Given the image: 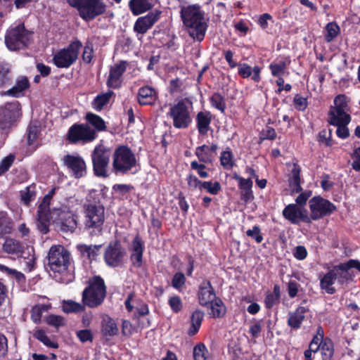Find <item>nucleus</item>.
Wrapping results in <instances>:
<instances>
[{
	"label": "nucleus",
	"instance_id": "20",
	"mask_svg": "<svg viewBox=\"0 0 360 360\" xmlns=\"http://www.w3.org/2000/svg\"><path fill=\"white\" fill-rule=\"evenodd\" d=\"M198 297L199 304L203 307L208 306L217 297L214 290L208 280H203L200 283Z\"/></svg>",
	"mask_w": 360,
	"mask_h": 360
},
{
	"label": "nucleus",
	"instance_id": "54",
	"mask_svg": "<svg viewBox=\"0 0 360 360\" xmlns=\"http://www.w3.org/2000/svg\"><path fill=\"white\" fill-rule=\"evenodd\" d=\"M204 164H200L197 161L194 160L191 162V167L192 169L196 170L198 174L200 177L202 179L207 178L209 176V174L207 172L205 171L206 166Z\"/></svg>",
	"mask_w": 360,
	"mask_h": 360
},
{
	"label": "nucleus",
	"instance_id": "26",
	"mask_svg": "<svg viewBox=\"0 0 360 360\" xmlns=\"http://www.w3.org/2000/svg\"><path fill=\"white\" fill-rule=\"evenodd\" d=\"M155 0H130L129 7L135 15L149 11L154 6Z\"/></svg>",
	"mask_w": 360,
	"mask_h": 360
},
{
	"label": "nucleus",
	"instance_id": "62",
	"mask_svg": "<svg viewBox=\"0 0 360 360\" xmlns=\"http://www.w3.org/2000/svg\"><path fill=\"white\" fill-rule=\"evenodd\" d=\"M293 256L298 260H303L307 256V251L304 246L298 245L293 250Z\"/></svg>",
	"mask_w": 360,
	"mask_h": 360
},
{
	"label": "nucleus",
	"instance_id": "42",
	"mask_svg": "<svg viewBox=\"0 0 360 360\" xmlns=\"http://www.w3.org/2000/svg\"><path fill=\"white\" fill-rule=\"evenodd\" d=\"M82 47V44L79 40L73 41L69 44V66L77 60Z\"/></svg>",
	"mask_w": 360,
	"mask_h": 360
},
{
	"label": "nucleus",
	"instance_id": "1",
	"mask_svg": "<svg viewBox=\"0 0 360 360\" xmlns=\"http://www.w3.org/2000/svg\"><path fill=\"white\" fill-rule=\"evenodd\" d=\"M180 17L189 36L195 41H202L205 36L208 24L205 11L198 4L181 7Z\"/></svg>",
	"mask_w": 360,
	"mask_h": 360
},
{
	"label": "nucleus",
	"instance_id": "8",
	"mask_svg": "<svg viewBox=\"0 0 360 360\" xmlns=\"http://www.w3.org/2000/svg\"><path fill=\"white\" fill-rule=\"evenodd\" d=\"M111 150L109 148L100 143L91 153V158L94 173L96 176L107 178L109 176L108 168L110 162Z\"/></svg>",
	"mask_w": 360,
	"mask_h": 360
},
{
	"label": "nucleus",
	"instance_id": "61",
	"mask_svg": "<svg viewBox=\"0 0 360 360\" xmlns=\"http://www.w3.org/2000/svg\"><path fill=\"white\" fill-rule=\"evenodd\" d=\"M77 336L82 342L86 341L92 342L93 335L91 330L88 329H84L77 331Z\"/></svg>",
	"mask_w": 360,
	"mask_h": 360
},
{
	"label": "nucleus",
	"instance_id": "32",
	"mask_svg": "<svg viewBox=\"0 0 360 360\" xmlns=\"http://www.w3.org/2000/svg\"><path fill=\"white\" fill-rule=\"evenodd\" d=\"M13 229V220L5 211H0V236L10 234Z\"/></svg>",
	"mask_w": 360,
	"mask_h": 360
},
{
	"label": "nucleus",
	"instance_id": "6",
	"mask_svg": "<svg viewBox=\"0 0 360 360\" xmlns=\"http://www.w3.org/2000/svg\"><path fill=\"white\" fill-rule=\"evenodd\" d=\"M19 101L7 102L0 106V134H8L22 115Z\"/></svg>",
	"mask_w": 360,
	"mask_h": 360
},
{
	"label": "nucleus",
	"instance_id": "48",
	"mask_svg": "<svg viewBox=\"0 0 360 360\" xmlns=\"http://www.w3.org/2000/svg\"><path fill=\"white\" fill-rule=\"evenodd\" d=\"M206 190L212 195H217L221 189V185L218 181H202L200 190Z\"/></svg>",
	"mask_w": 360,
	"mask_h": 360
},
{
	"label": "nucleus",
	"instance_id": "52",
	"mask_svg": "<svg viewBox=\"0 0 360 360\" xmlns=\"http://www.w3.org/2000/svg\"><path fill=\"white\" fill-rule=\"evenodd\" d=\"M208 351L203 344L196 345L193 349V357L195 360H207Z\"/></svg>",
	"mask_w": 360,
	"mask_h": 360
},
{
	"label": "nucleus",
	"instance_id": "17",
	"mask_svg": "<svg viewBox=\"0 0 360 360\" xmlns=\"http://www.w3.org/2000/svg\"><path fill=\"white\" fill-rule=\"evenodd\" d=\"M160 15L161 11L156 10L139 18L134 25V32L143 35L160 19Z\"/></svg>",
	"mask_w": 360,
	"mask_h": 360
},
{
	"label": "nucleus",
	"instance_id": "45",
	"mask_svg": "<svg viewBox=\"0 0 360 360\" xmlns=\"http://www.w3.org/2000/svg\"><path fill=\"white\" fill-rule=\"evenodd\" d=\"M323 360H332L334 354L333 344L330 340H325L321 345Z\"/></svg>",
	"mask_w": 360,
	"mask_h": 360
},
{
	"label": "nucleus",
	"instance_id": "37",
	"mask_svg": "<svg viewBox=\"0 0 360 360\" xmlns=\"http://www.w3.org/2000/svg\"><path fill=\"white\" fill-rule=\"evenodd\" d=\"M33 337L42 342L45 346L49 348H54L56 349L58 347V345L57 342L51 340V339L47 336L45 330L40 328H36L32 333Z\"/></svg>",
	"mask_w": 360,
	"mask_h": 360
},
{
	"label": "nucleus",
	"instance_id": "64",
	"mask_svg": "<svg viewBox=\"0 0 360 360\" xmlns=\"http://www.w3.org/2000/svg\"><path fill=\"white\" fill-rule=\"evenodd\" d=\"M354 160L352 164V168L355 171H360V147L356 148L353 153Z\"/></svg>",
	"mask_w": 360,
	"mask_h": 360
},
{
	"label": "nucleus",
	"instance_id": "29",
	"mask_svg": "<svg viewBox=\"0 0 360 360\" xmlns=\"http://www.w3.org/2000/svg\"><path fill=\"white\" fill-rule=\"evenodd\" d=\"M51 212L42 211L40 212L37 210V229L41 234H46L49 232V226L51 224Z\"/></svg>",
	"mask_w": 360,
	"mask_h": 360
},
{
	"label": "nucleus",
	"instance_id": "16",
	"mask_svg": "<svg viewBox=\"0 0 360 360\" xmlns=\"http://www.w3.org/2000/svg\"><path fill=\"white\" fill-rule=\"evenodd\" d=\"M283 217L292 224H298L300 221L309 223L310 218L308 217L307 210L304 208L297 207L295 204H290L283 210Z\"/></svg>",
	"mask_w": 360,
	"mask_h": 360
},
{
	"label": "nucleus",
	"instance_id": "46",
	"mask_svg": "<svg viewBox=\"0 0 360 360\" xmlns=\"http://www.w3.org/2000/svg\"><path fill=\"white\" fill-rule=\"evenodd\" d=\"M44 321L47 325L56 328L64 326L65 322V320L63 316L55 314H49L45 316Z\"/></svg>",
	"mask_w": 360,
	"mask_h": 360
},
{
	"label": "nucleus",
	"instance_id": "5",
	"mask_svg": "<svg viewBox=\"0 0 360 360\" xmlns=\"http://www.w3.org/2000/svg\"><path fill=\"white\" fill-rule=\"evenodd\" d=\"M136 164V156L128 146H120L115 150L112 155V172L116 175L127 174Z\"/></svg>",
	"mask_w": 360,
	"mask_h": 360
},
{
	"label": "nucleus",
	"instance_id": "13",
	"mask_svg": "<svg viewBox=\"0 0 360 360\" xmlns=\"http://www.w3.org/2000/svg\"><path fill=\"white\" fill-rule=\"evenodd\" d=\"M85 213V227L93 229L100 233L105 221L104 207L102 205L91 204L86 207Z\"/></svg>",
	"mask_w": 360,
	"mask_h": 360
},
{
	"label": "nucleus",
	"instance_id": "63",
	"mask_svg": "<svg viewBox=\"0 0 360 360\" xmlns=\"http://www.w3.org/2000/svg\"><path fill=\"white\" fill-rule=\"evenodd\" d=\"M294 103L297 110L303 111L307 107V101L305 98L296 95L294 98Z\"/></svg>",
	"mask_w": 360,
	"mask_h": 360
},
{
	"label": "nucleus",
	"instance_id": "49",
	"mask_svg": "<svg viewBox=\"0 0 360 360\" xmlns=\"http://www.w3.org/2000/svg\"><path fill=\"white\" fill-rule=\"evenodd\" d=\"M186 278L181 272H176L172 279V286L181 292L185 285Z\"/></svg>",
	"mask_w": 360,
	"mask_h": 360
},
{
	"label": "nucleus",
	"instance_id": "11",
	"mask_svg": "<svg viewBox=\"0 0 360 360\" xmlns=\"http://www.w3.org/2000/svg\"><path fill=\"white\" fill-rule=\"evenodd\" d=\"M168 115L173 120V125L176 129H186L192 122L188 106L184 100L170 108Z\"/></svg>",
	"mask_w": 360,
	"mask_h": 360
},
{
	"label": "nucleus",
	"instance_id": "14",
	"mask_svg": "<svg viewBox=\"0 0 360 360\" xmlns=\"http://www.w3.org/2000/svg\"><path fill=\"white\" fill-rule=\"evenodd\" d=\"M41 125L39 120H31L27 127L25 138L26 139V146H27V153L29 155L32 154L41 146Z\"/></svg>",
	"mask_w": 360,
	"mask_h": 360
},
{
	"label": "nucleus",
	"instance_id": "60",
	"mask_svg": "<svg viewBox=\"0 0 360 360\" xmlns=\"http://www.w3.org/2000/svg\"><path fill=\"white\" fill-rule=\"evenodd\" d=\"M330 134V130L327 131L326 129H323L321 131L319 134V141L321 143L326 144L328 146H330L332 145Z\"/></svg>",
	"mask_w": 360,
	"mask_h": 360
},
{
	"label": "nucleus",
	"instance_id": "33",
	"mask_svg": "<svg viewBox=\"0 0 360 360\" xmlns=\"http://www.w3.org/2000/svg\"><path fill=\"white\" fill-rule=\"evenodd\" d=\"M207 307L210 308V314L213 318H221L226 314V307L222 300L217 297Z\"/></svg>",
	"mask_w": 360,
	"mask_h": 360
},
{
	"label": "nucleus",
	"instance_id": "43",
	"mask_svg": "<svg viewBox=\"0 0 360 360\" xmlns=\"http://www.w3.org/2000/svg\"><path fill=\"white\" fill-rule=\"evenodd\" d=\"M326 30L325 39L327 42H330L339 34L340 29L336 22H331L326 25Z\"/></svg>",
	"mask_w": 360,
	"mask_h": 360
},
{
	"label": "nucleus",
	"instance_id": "24",
	"mask_svg": "<svg viewBox=\"0 0 360 360\" xmlns=\"http://www.w3.org/2000/svg\"><path fill=\"white\" fill-rule=\"evenodd\" d=\"M328 122L330 124H349L351 117L347 111L330 108L328 112Z\"/></svg>",
	"mask_w": 360,
	"mask_h": 360
},
{
	"label": "nucleus",
	"instance_id": "21",
	"mask_svg": "<svg viewBox=\"0 0 360 360\" xmlns=\"http://www.w3.org/2000/svg\"><path fill=\"white\" fill-rule=\"evenodd\" d=\"M127 62L121 61L111 67L107 84L109 87L117 89L121 86V77L127 68Z\"/></svg>",
	"mask_w": 360,
	"mask_h": 360
},
{
	"label": "nucleus",
	"instance_id": "23",
	"mask_svg": "<svg viewBox=\"0 0 360 360\" xmlns=\"http://www.w3.org/2000/svg\"><path fill=\"white\" fill-rule=\"evenodd\" d=\"M24 248L25 247L22 243L11 238H6L3 245V250L5 252L26 258V257L23 255L25 254Z\"/></svg>",
	"mask_w": 360,
	"mask_h": 360
},
{
	"label": "nucleus",
	"instance_id": "30",
	"mask_svg": "<svg viewBox=\"0 0 360 360\" xmlns=\"http://www.w3.org/2000/svg\"><path fill=\"white\" fill-rule=\"evenodd\" d=\"M20 197L21 202L27 207H29L31 202L35 200L37 197V186L32 184L20 191Z\"/></svg>",
	"mask_w": 360,
	"mask_h": 360
},
{
	"label": "nucleus",
	"instance_id": "15",
	"mask_svg": "<svg viewBox=\"0 0 360 360\" xmlns=\"http://www.w3.org/2000/svg\"><path fill=\"white\" fill-rule=\"evenodd\" d=\"M97 137L96 130L87 124H74L69 129V141L76 143L82 141L84 143L93 141Z\"/></svg>",
	"mask_w": 360,
	"mask_h": 360
},
{
	"label": "nucleus",
	"instance_id": "59",
	"mask_svg": "<svg viewBox=\"0 0 360 360\" xmlns=\"http://www.w3.org/2000/svg\"><path fill=\"white\" fill-rule=\"evenodd\" d=\"M169 304L174 312H179L181 310L182 302L179 296H173L169 300Z\"/></svg>",
	"mask_w": 360,
	"mask_h": 360
},
{
	"label": "nucleus",
	"instance_id": "7",
	"mask_svg": "<svg viewBox=\"0 0 360 360\" xmlns=\"http://www.w3.org/2000/svg\"><path fill=\"white\" fill-rule=\"evenodd\" d=\"M71 6L77 9L79 16L86 22L103 15L107 8L103 0H73Z\"/></svg>",
	"mask_w": 360,
	"mask_h": 360
},
{
	"label": "nucleus",
	"instance_id": "39",
	"mask_svg": "<svg viewBox=\"0 0 360 360\" xmlns=\"http://www.w3.org/2000/svg\"><path fill=\"white\" fill-rule=\"evenodd\" d=\"M87 122L92 125L98 131H103L106 129L104 120L98 115L89 112L86 115Z\"/></svg>",
	"mask_w": 360,
	"mask_h": 360
},
{
	"label": "nucleus",
	"instance_id": "2",
	"mask_svg": "<svg viewBox=\"0 0 360 360\" xmlns=\"http://www.w3.org/2000/svg\"><path fill=\"white\" fill-rule=\"evenodd\" d=\"M354 271H348L344 263L334 266L321 279L320 287L327 293L333 295L336 290L333 285L337 282L338 285H343L353 280Z\"/></svg>",
	"mask_w": 360,
	"mask_h": 360
},
{
	"label": "nucleus",
	"instance_id": "38",
	"mask_svg": "<svg viewBox=\"0 0 360 360\" xmlns=\"http://www.w3.org/2000/svg\"><path fill=\"white\" fill-rule=\"evenodd\" d=\"M195 154L199 161L203 163H211L214 160L210 152L209 146L205 144L197 147Z\"/></svg>",
	"mask_w": 360,
	"mask_h": 360
},
{
	"label": "nucleus",
	"instance_id": "34",
	"mask_svg": "<svg viewBox=\"0 0 360 360\" xmlns=\"http://www.w3.org/2000/svg\"><path fill=\"white\" fill-rule=\"evenodd\" d=\"M204 317V313L200 310H195L191 315V327L188 331V334L190 336L195 335L201 326L202 319Z\"/></svg>",
	"mask_w": 360,
	"mask_h": 360
},
{
	"label": "nucleus",
	"instance_id": "18",
	"mask_svg": "<svg viewBox=\"0 0 360 360\" xmlns=\"http://www.w3.org/2000/svg\"><path fill=\"white\" fill-rule=\"evenodd\" d=\"M143 251L144 242L139 235H136L131 241L129 247L130 261L134 267H141L143 264Z\"/></svg>",
	"mask_w": 360,
	"mask_h": 360
},
{
	"label": "nucleus",
	"instance_id": "28",
	"mask_svg": "<svg viewBox=\"0 0 360 360\" xmlns=\"http://www.w3.org/2000/svg\"><path fill=\"white\" fill-rule=\"evenodd\" d=\"M52 214L56 226L61 231H68V212L62 208L54 209Z\"/></svg>",
	"mask_w": 360,
	"mask_h": 360
},
{
	"label": "nucleus",
	"instance_id": "31",
	"mask_svg": "<svg viewBox=\"0 0 360 360\" xmlns=\"http://www.w3.org/2000/svg\"><path fill=\"white\" fill-rule=\"evenodd\" d=\"M101 331L105 336H115L118 334L119 329L115 321L109 316L103 317Z\"/></svg>",
	"mask_w": 360,
	"mask_h": 360
},
{
	"label": "nucleus",
	"instance_id": "9",
	"mask_svg": "<svg viewBox=\"0 0 360 360\" xmlns=\"http://www.w3.org/2000/svg\"><path fill=\"white\" fill-rule=\"evenodd\" d=\"M48 265L56 277V274H68V250L63 245H53L48 253Z\"/></svg>",
	"mask_w": 360,
	"mask_h": 360
},
{
	"label": "nucleus",
	"instance_id": "4",
	"mask_svg": "<svg viewBox=\"0 0 360 360\" xmlns=\"http://www.w3.org/2000/svg\"><path fill=\"white\" fill-rule=\"evenodd\" d=\"M32 34L25 28L24 23L10 27L5 34V44L10 51L25 49L31 43Z\"/></svg>",
	"mask_w": 360,
	"mask_h": 360
},
{
	"label": "nucleus",
	"instance_id": "47",
	"mask_svg": "<svg viewBox=\"0 0 360 360\" xmlns=\"http://www.w3.org/2000/svg\"><path fill=\"white\" fill-rule=\"evenodd\" d=\"M210 102L213 107L224 112L226 109V102L224 96L219 93H214L210 98Z\"/></svg>",
	"mask_w": 360,
	"mask_h": 360
},
{
	"label": "nucleus",
	"instance_id": "44",
	"mask_svg": "<svg viewBox=\"0 0 360 360\" xmlns=\"http://www.w3.org/2000/svg\"><path fill=\"white\" fill-rule=\"evenodd\" d=\"M114 93L109 91L107 93L97 96L94 101V107L97 110H101L110 101Z\"/></svg>",
	"mask_w": 360,
	"mask_h": 360
},
{
	"label": "nucleus",
	"instance_id": "36",
	"mask_svg": "<svg viewBox=\"0 0 360 360\" xmlns=\"http://www.w3.org/2000/svg\"><path fill=\"white\" fill-rule=\"evenodd\" d=\"M102 245H79L77 246L78 250L80 252L86 255L87 258L90 260H96L100 249L101 248Z\"/></svg>",
	"mask_w": 360,
	"mask_h": 360
},
{
	"label": "nucleus",
	"instance_id": "10",
	"mask_svg": "<svg viewBox=\"0 0 360 360\" xmlns=\"http://www.w3.org/2000/svg\"><path fill=\"white\" fill-rule=\"evenodd\" d=\"M126 257V249L117 240L110 242L105 248L103 253V259L106 265L112 268L122 266L124 263Z\"/></svg>",
	"mask_w": 360,
	"mask_h": 360
},
{
	"label": "nucleus",
	"instance_id": "41",
	"mask_svg": "<svg viewBox=\"0 0 360 360\" xmlns=\"http://www.w3.org/2000/svg\"><path fill=\"white\" fill-rule=\"evenodd\" d=\"M53 62L59 68H68V48H63L53 55Z\"/></svg>",
	"mask_w": 360,
	"mask_h": 360
},
{
	"label": "nucleus",
	"instance_id": "12",
	"mask_svg": "<svg viewBox=\"0 0 360 360\" xmlns=\"http://www.w3.org/2000/svg\"><path fill=\"white\" fill-rule=\"evenodd\" d=\"M311 219L318 220L326 216H330L336 210V206L319 195L313 197L309 200Z\"/></svg>",
	"mask_w": 360,
	"mask_h": 360
},
{
	"label": "nucleus",
	"instance_id": "40",
	"mask_svg": "<svg viewBox=\"0 0 360 360\" xmlns=\"http://www.w3.org/2000/svg\"><path fill=\"white\" fill-rule=\"evenodd\" d=\"M300 168L297 165H294V167L292 169V177L290 180V186L292 189V192L299 193L302 191L300 186Z\"/></svg>",
	"mask_w": 360,
	"mask_h": 360
},
{
	"label": "nucleus",
	"instance_id": "57",
	"mask_svg": "<svg viewBox=\"0 0 360 360\" xmlns=\"http://www.w3.org/2000/svg\"><path fill=\"white\" fill-rule=\"evenodd\" d=\"M1 95L13 98H20L24 96L25 91L15 85L12 88L8 89L6 91L3 92Z\"/></svg>",
	"mask_w": 360,
	"mask_h": 360
},
{
	"label": "nucleus",
	"instance_id": "25",
	"mask_svg": "<svg viewBox=\"0 0 360 360\" xmlns=\"http://www.w3.org/2000/svg\"><path fill=\"white\" fill-rule=\"evenodd\" d=\"M212 115L208 111H200L196 115V127L200 134L205 135L210 129Z\"/></svg>",
	"mask_w": 360,
	"mask_h": 360
},
{
	"label": "nucleus",
	"instance_id": "58",
	"mask_svg": "<svg viewBox=\"0 0 360 360\" xmlns=\"http://www.w3.org/2000/svg\"><path fill=\"white\" fill-rule=\"evenodd\" d=\"M300 288V285L297 283L295 281L290 280L288 283V293L290 298H294L297 296V292L299 291V288Z\"/></svg>",
	"mask_w": 360,
	"mask_h": 360
},
{
	"label": "nucleus",
	"instance_id": "27",
	"mask_svg": "<svg viewBox=\"0 0 360 360\" xmlns=\"http://www.w3.org/2000/svg\"><path fill=\"white\" fill-rule=\"evenodd\" d=\"M307 311L308 309L303 306H299L295 311L289 314L288 319V325L294 329L300 328L305 318V313Z\"/></svg>",
	"mask_w": 360,
	"mask_h": 360
},
{
	"label": "nucleus",
	"instance_id": "55",
	"mask_svg": "<svg viewBox=\"0 0 360 360\" xmlns=\"http://www.w3.org/2000/svg\"><path fill=\"white\" fill-rule=\"evenodd\" d=\"M220 162L224 167H232L233 165V162L232 161V153L228 150L223 151L221 154Z\"/></svg>",
	"mask_w": 360,
	"mask_h": 360
},
{
	"label": "nucleus",
	"instance_id": "19",
	"mask_svg": "<svg viewBox=\"0 0 360 360\" xmlns=\"http://www.w3.org/2000/svg\"><path fill=\"white\" fill-rule=\"evenodd\" d=\"M87 173L86 165L84 159L79 155H69V174L75 179H80Z\"/></svg>",
	"mask_w": 360,
	"mask_h": 360
},
{
	"label": "nucleus",
	"instance_id": "51",
	"mask_svg": "<svg viewBox=\"0 0 360 360\" xmlns=\"http://www.w3.org/2000/svg\"><path fill=\"white\" fill-rule=\"evenodd\" d=\"M15 156L13 154H9L5 157L0 162V176L7 172L13 163L14 162Z\"/></svg>",
	"mask_w": 360,
	"mask_h": 360
},
{
	"label": "nucleus",
	"instance_id": "56",
	"mask_svg": "<svg viewBox=\"0 0 360 360\" xmlns=\"http://www.w3.org/2000/svg\"><path fill=\"white\" fill-rule=\"evenodd\" d=\"M261 229L259 226H254L252 229H248L246 231V235L254 239L257 243H260L263 240Z\"/></svg>",
	"mask_w": 360,
	"mask_h": 360
},
{
	"label": "nucleus",
	"instance_id": "3",
	"mask_svg": "<svg viewBox=\"0 0 360 360\" xmlns=\"http://www.w3.org/2000/svg\"><path fill=\"white\" fill-rule=\"evenodd\" d=\"M106 296V286L103 279L98 276L89 278L88 286L82 292L84 305L95 308L102 304Z\"/></svg>",
	"mask_w": 360,
	"mask_h": 360
},
{
	"label": "nucleus",
	"instance_id": "22",
	"mask_svg": "<svg viewBox=\"0 0 360 360\" xmlns=\"http://www.w3.org/2000/svg\"><path fill=\"white\" fill-rule=\"evenodd\" d=\"M137 98L140 105H153L157 99V94L155 89L146 86L139 89Z\"/></svg>",
	"mask_w": 360,
	"mask_h": 360
},
{
	"label": "nucleus",
	"instance_id": "50",
	"mask_svg": "<svg viewBox=\"0 0 360 360\" xmlns=\"http://www.w3.org/2000/svg\"><path fill=\"white\" fill-rule=\"evenodd\" d=\"M287 68V63L285 61L281 60L277 63H271L269 65L271 74L274 77H282Z\"/></svg>",
	"mask_w": 360,
	"mask_h": 360
},
{
	"label": "nucleus",
	"instance_id": "53",
	"mask_svg": "<svg viewBox=\"0 0 360 360\" xmlns=\"http://www.w3.org/2000/svg\"><path fill=\"white\" fill-rule=\"evenodd\" d=\"M334 106L330 108L340 109L342 110H349V106L347 101V97L344 94L338 95L334 99Z\"/></svg>",
	"mask_w": 360,
	"mask_h": 360
},
{
	"label": "nucleus",
	"instance_id": "35",
	"mask_svg": "<svg viewBox=\"0 0 360 360\" xmlns=\"http://www.w3.org/2000/svg\"><path fill=\"white\" fill-rule=\"evenodd\" d=\"M13 83V77L8 64L0 63V88L7 87Z\"/></svg>",
	"mask_w": 360,
	"mask_h": 360
}]
</instances>
